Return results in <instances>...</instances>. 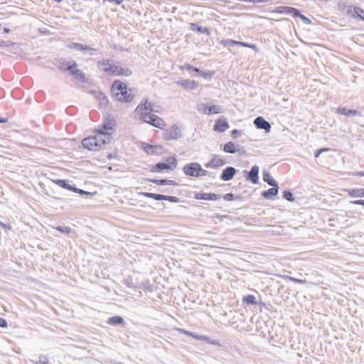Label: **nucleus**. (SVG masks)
I'll return each instance as SVG.
<instances>
[{"label":"nucleus","mask_w":364,"mask_h":364,"mask_svg":"<svg viewBox=\"0 0 364 364\" xmlns=\"http://www.w3.org/2000/svg\"><path fill=\"white\" fill-rule=\"evenodd\" d=\"M154 106V105L151 102H149L148 99H146L138 105L134 113L137 114L139 119L143 122L155 127L164 129L166 125L164 119L157 115L151 113V112H156Z\"/></svg>","instance_id":"nucleus-1"},{"label":"nucleus","mask_w":364,"mask_h":364,"mask_svg":"<svg viewBox=\"0 0 364 364\" xmlns=\"http://www.w3.org/2000/svg\"><path fill=\"white\" fill-rule=\"evenodd\" d=\"M111 90L112 95L118 101L130 102L134 97L132 90H128L126 83L120 80H115L112 84Z\"/></svg>","instance_id":"nucleus-2"},{"label":"nucleus","mask_w":364,"mask_h":364,"mask_svg":"<svg viewBox=\"0 0 364 364\" xmlns=\"http://www.w3.org/2000/svg\"><path fill=\"white\" fill-rule=\"evenodd\" d=\"M111 137L108 134L103 133H96L95 136H89L82 141L84 148L91 151H96L100 149L103 145L109 143Z\"/></svg>","instance_id":"nucleus-3"},{"label":"nucleus","mask_w":364,"mask_h":364,"mask_svg":"<svg viewBox=\"0 0 364 364\" xmlns=\"http://www.w3.org/2000/svg\"><path fill=\"white\" fill-rule=\"evenodd\" d=\"M177 165V161L176 157L170 156L166 159V161H161L157 163L156 165L151 167V171L161 173L165 170H173L176 168Z\"/></svg>","instance_id":"nucleus-4"},{"label":"nucleus","mask_w":364,"mask_h":364,"mask_svg":"<svg viewBox=\"0 0 364 364\" xmlns=\"http://www.w3.org/2000/svg\"><path fill=\"white\" fill-rule=\"evenodd\" d=\"M65 46H66V48H68L69 49H75L77 50H80L83 54H87L89 53V54L90 55H93L92 51L97 50L95 48L90 47V46L83 45V44H81L79 43H68Z\"/></svg>","instance_id":"nucleus-5"},{"label":"nucleus","mask_w":364,"mask_h":364,"mask_svg":"<svg viewBox=\"0 0 364 364\" xmlns=\"http://www.w3.org/2000/svg\"><path fill=\"white\" fill-rule=\"evenodd\" d=\"M200 164L196 162H192L185 165L183 167V173L188 176L198 177V168Z\"/></svg>","instance_id":"nucleus-6"},{"label":"nucleus","mask_w":364,"mask_h":364,"mask_svg":"<svg viewBox=\"0 0 364 364\" xmlns=\"http://www.w3.org/2000/svg\"><path fill=\"white\" fill-rule=\"evenodd\" d=\"M244 175L246 176V179L253 184H257L259 181V167L256 165L253 166L250 171H243Z\"/></svg>","instance_id":"nucleus-7"},{"label":"nucleus","mask_w":364,"mask_h":364,"mask_svg":"<svg viewBox=\"0 0 364 364\" xmlns=\"http://www.w3.org/2000/svg\"><path fill=\"white\" fill-rule=\"evenodd\" d=\"M181 136V132L176 124H173L169 129L166 130L164 139L166 140L177 139Z\"/></svg>","instance_id":"nucleus-8"},{"label":"nucleus","mask_w":364,"mask_h":364,"mask_svg":"<svg viewBox=\"0 0 364 364\" xmlns=\"http://www.w3.org/2000/svg\"><path fill=\"white\" fill-rule=\"evenodd\" d=\"M223 151L228 154H235L236 152L245 153L244 148L240 145H235L233 142L229 141L224 144Z\"/></svg>","instance_id":"nucleus-9"},{"label":"nucleus","mask_w":364,"mask_h":364,"mask_svg":"<svg viewBox=\"0 0 364 364\" xmlns=\"http://www.w3.org/2000/svg\"><path fill=\"white\" fill-rule=\"evenodd\" d=\"M229 128L228 121L223 117L218 119L213 126V130L218 132H224Z\"/></svg>","instance_id":"nucleus-10"},{"label":"nucleus","mask_w":364,"mask_h":364,"mask_svg":"<svg viewBox=\"0 0 364 364\" xmlns=\"http://www.w3.org/2000/svg\"><path fill=\"white\" fill-rule=\"evenodd\" d=\"M236 172V168L232 166H228L223 170L220 179L223 181H229L234 178Z\"/></svg>","instance_id":"nucleus-11"},{"label":"nucleus","mask_w":364,"mask_h":364,"mask_svg":"<svg viewBox=\"0 0 364 364\" xmlns=\"http://www.w3.org/2000/svg\"><path fill=\"white\" fill-rule=\"evenodd\" d=\"M254 124L256 126L257 129H263L265 131V132H270V124L262 117H257V118H255L254 120Z\"/></svg>","instance_id":"nucleus-12"},{"label":"nucleus","mask_w":364,"mask_h":364,"mask_svg":"<svg viewBox=\"0 0 364 364\" xmlns=\"http://www.w3.org/2000/svg\"><path fill=\"white\" fill-rule=\"evenodd\" d=\"M176 83L189 90H195L199 85V83L196 80L183 79L176 81Z\"/></svg>","instance_id":"nucleus-13"},{"label":"nucleus","mask_w":364,"mask_h":364,"mask_svg":"<svg viewBox=\"0 0 364 364\" xmlns=\"http://www.w3.org/2000/svg\"><path fill=\"white\" fill-rule=\"evenodd\" d=\"M109 74L112 75L129 76L132 74V71L129 69H124L120 66L112 64Z\"/></svg>","instance_id":"nucleus-14"},{"label":"nucleus","mask_w":364,"mask_h":364,"mask_svg":"<svg viewBox=\"0 0 364 364\" xmlns=\"http://www.w3.org/2000/svg\"><path fill=\"white\" fill-rule=\"evenodd\" d=\"M220 195L212 193H197L195 195V198L197 200H215L220 199Z\"/></svg>","instance_id":"nucleus-15"},{"label":"nucleus","mask_w":364,"mask_h":364,"mask_svg":"<svg viewBox=\"0 0 364 364\" xmlns=\"http://www.w3.org/2000/svg\"><path fill=\"white\" fill-rule=\"evenodd\" d=\"M279 193V186H272L267 191H264L261 193V196L266 200H274L275 196Z\"/></svg>","instance_id":"nucleus-16"},{"label":"nucleus","mask_w":364,"mask_h":364,"mask_svg":"<svg viewBox=\"0 0 364 364\" xmlns=\"http://www.w3.org/2000/svg\"><path fill=\"white\" fill-rule=\"evenodd\" d=\"M176 330L178 332H180L181 333L188 335V336H191L198 341H208V337L206 336L198 335V334L195 333L194 332L188 331H186L183 328H176Z\"/></svg>","instance_id":"nucleus-17"},{"label":"nucleus","mask_w":364,"mask_h":364,"mask_svg":"<svg viewBox=\"0 0 364 364\" xmlns=\"http://www.w3.org/2000/svg\"><path fill=\"white\" fill-rule=\"evenodd\" d=\"M277 11L281 14H291L293 16L299 14V10L295 8L283 6L277 7Z\"/></svg>","instance_id":"nucleus-18"},{"label":"nucleus","mask_w":364,"mask_h":364,"mask_svg":"<svg viewBox=\"0 0 364 364\" xmlns=\"http://www.w3.org/2000/svg\"><path fill=\"white\" fill-rule=\"evenodd\" d=\"M202 106L204 107L203 113L208 115L220 113L222 110V107L220 105H212L208 107L205 105H202Z\"/></svg>","instance_id":"nucleus-19"},{"label":"nucleus","mask_w":364,"mask_h":364,"mask_svg":"<svg viewBox=\"0 0 364 364\" xmlns=\"http://www.w3.org/2000/svg\"><path fill=\"white\" fill-rule=\"evenodd\" d=\"M336 113L339 114H343L346 116H357V115H361L357 110L355 109H349L346 107H338L336 109Z\"/></svg>","instance_id":"nucleus-20"},{"label":"nucleus","mask_w":364,"mask_h":364,"mask_svg":"<svg viewBox=\"0 0 364 364\" xmlns=\"http://www.w3.org/2000/svg\"><path fill=\"white\" fill-rule=\"evenodd\" d=\"M113 130V123L112 122L104 124L100 129L97 131V133H103L108 134L112 138V132Z\"/></svg>","instance_id":"nucleus-21"},{"label":"nucleus","mask_w":364,"mask_h":364,"mask_svg":"<svg viewBox=\"0 0 364 364\" xmlns=\"http://www.w3.org/2000/svg\"><path fill=\"white\" fill-rule=\"evenodd\" d=\"M77 64L76 63V62L75 60H70V62H68V67H63L62 65H58V68L60 70H62L63 72L69 71L72 75H73V72L78 70L77 68Z\"/></svg>","instance_id":"nucleus-22"},{"label":"nucleus","mask_w":364,"mask_h":364,"mask_svg":"<svg viewBox=\"0 0 364 364\" xmlns=\"http://www.w3.org/2000/svg\"><path fill=\"white\" fill-rule=\"evenodd\" d=\"M149 182H151L153 183L161 185V186H165V185H173L176 186L178 185L176 181L173 180H168V179H154V178H149L148 179Z\"/></svg>","instance_id":"nucleus-23"},{"label":"nucleus","mask_w":364,"mask_h":364,"mask_svg":"<svg viewBox=\"0 0 364 364\" xmlns=\"http://www.w3.org/2000/svg\"><path fill=\"white\" fill-rule=\"evenodd\" d=\"M112 64L113 63L110 60L99 61L98 63L99 67L101 68L104 72L108 73L109 74L110 73Z\"/></svg>","instance_id":"nucleus-24"},{"label":"nucleus","mask_w":364,"mask_h":364,"mask_svg":"<svg viewBox=\"0 0 364 364\" xmlns=\"http://www.w3.org/2000/svg\"><path fill=\"white\" fill-rule=\"evenodd\" d=\"M263 180L271 186H278V183L272 177L270 173L267 171L263 172Z\"/></svg>","instance_id":"nucleus-25"},{"label":"nucleus","mask_w":364,"mask_h":364,"mask_svg":"<svg viewBox=\"0 0 364 364\" xmlns=\"http://www.w3.org/2000/svg\"><path fill=\"white\" fill-rule=\"evenodd\" d=\"M108 323L111 325L121 324L122 326H124L125 321L122 316H114L109 318Z\"/></svg>","instance_id":"nucleus-26"},{"label":"nucleus","mask_w":364,"mask_h":364,"mask_svg":"<svg viewBox=\"0 0 364 364\" xmlns=\"http://www.w3.org/2000/svg\"><path fill=\"white\" fill-rule=\"evenodd\" d=\"M210 161L212 162L213 168L222 166L226 164V161L225 159L218 158L216 155H215Z\"/></svg>","instance_id":"nucleus-27"},{"label":"nucleus","mask_w":364,"mask_h":364,"mask_svg":"<svg viewBox=\"0 0 364 364\" xmlns=\"http://www.w3.org/2000/svg\"><path fill=\"white\" fill-rule=\"evenodd\" d=\"M161 148V147L159 146H154L147 144L144 146V150L149 154H156Z\"/></svg>","instance_id":"nucleus-28"},{"label":"nucleus","mask_w":364,"mask_h":364,"mask_svg":"<svg viewBox=\"0 0 364 364\" xmlns=\"http://www.w3.org/2000/svg\"><path fill=\"white\" fill-rule=\"evenodd\" d=\"M96 97L99 100L100 106H106L109 102L107 97L102 92H97Z\"/></svg>","instance_id":"nucleus-29"},{"label":"nucleus","mask_w":364,"mask_h":364,"mask_svg":"<svg viewBox=\"0 0 364 364\" xmlns=\"http://www.w3.org/2000/svg\"><path fill=\"white\" fill-rule=\"evenodd\" d=\"M349 196L352 197H363L364 188H353L348 191Z\"/></svg>","instance_id":"nucleus-30"},{"label":"nucleus","mask_w":364,"mask_h":364,"mask_svg":"<svg viewBox=\"0 0 364 364\" xmlns=\"http://www.w3.org/2000/svg\"><path fill=\"white\" fill-rule=\"evenodd\" d=\"M140 194L146 198H153L156 200H164V196L162 194H157V193H148V192L141 193Z\"/></svg>","instance_id":"nucleus-31"},{"label":"nucleus","mask_w":364,"mask_h":364,"mask_svg":"<svg viewBox=\"0 0 364 364\" xmlns=\"http://www.w3.org/2000/svg\"><path fill=\"white\" fill-rule=\"evenodd\" d=\"M55 183L58 185L60 187L63 188L65 189L72 191L74 188V186L68 184L65 180L63 179H57L55 181Z\"/></svg>","instance_id":"nucleus-32"},{"label":"nucleus","mask_w":364,"mask_h":364,"mask_svg":"<svg viewBox=\"0 0 364 364\" xmlns=\"http://www.w3.org/2000/svg\"><path fill=\"white\" fill-rule=\"evenodd\" d=\"M73 75L75 76V79L82 82H86L87 79L85 76V74L83 72L80 70H75L73 72Z\"/></svg>","instance_id":"nucleus-33"},{"label":"nucleus","mask_w":364,"mask_h":364,"mask_svg":"<svg viewBox=\"0 0 364 364\" xmlns=\"http://www.w3.org/2000/svg\"><path fill=\"white\" fill-rule=\"evenodd\" d=\"M191 26H192L193 31H196L200 33H206L207 35L210 34V31L208 28L198 26L197 24H193V23H192Z\"/></svg>","instance_id":"nucleus-34"},{"label":"nucleus","mask_w":364,"mask_h":364,"mask_svg":"<svg viewBox=\"0 0 364 364\" xmlns=\"http://www.w3.org/2000/svg\"><path fill=\"white\" fill-rule=\"evenodd\" d=\"M242 301L247 304H256V298L254 295L248 294L243 297Z\"/></svg>","instance_id":"nucleus-35"},{"label":"nucleus","mask_w":364,"mask_h":364,"mask_svg":"<svg viewBox=\"0 0 364 364\" xmlns=\"http://www.w3.org/2000/svg\"><path fill=\"white\" fill-rule=\"evenodd\" d=\"M283 196V198L284 199H286L287 200H288L289 202H293L295 200L294 196H293L292 193L290 191H289V190L284 191L283 192V196Z\"/></svg>","instance_id":"nucleus-36"},{"label":"nucleus","mask_w":364,"mask_h":364,"mask_svg":"<svg viewBox=\"0 0 364 364\" xmlns=\"http://www.w3.org/2000/svg\"><path fill=\"white\" fill-rule=\"evenodd\" d=\"M355 14L357 15V16L364 21V10L359 7H355L354 8Z\"/></svg>","instance_id":"nucleus-37"},{"label":"nucleus","mask_w":364,"mask_h":364,"mask_svg":"<svg viewBox=\"0 0 364 364\" xmlns=\"http://www.w3.org/2000/svg\"><path fill=\"white\" fill-rule=\"evenodd\" d=\"M182 69H186L188 72L194 71V72H196L197 73H198L200 72V69L199 68H198L196 67H194L193 65H191L189 64H185L182 67Z\"/></svg>","instance_id":"nucleus-38"},{"label":"nucleus","mask_w":364,"mask_h":364,"mask_svg":"<svg viewBox=\"0 0 364 364\" xmlns=\"http://www.w3.org/2000/svg\"><path fill=\"white\" fill-rule=\"evenodd\" d=\"M294 16L299 17L306 24H310L311 23V21L304 15L301 14L299 11L298 15H294Z\"/></svg>","instance_id":"nucleus-39"},{"label":"nucleus","mask_w":364,"mask_h":364,"mask_svg":"<svg viewBox=\"0 0 364 364\" xmlns=\"http://www.w3.org/2000/svg\"><path fill=\"white\" fill-rule=\"evenodd\" d=\"M55 229L64 234H69L71 232L70 228L68 226H58L55 228Z\"/></svg>","instance_id":"nucleus-40"},{"label":"nucleus","mask_w":364,"mask_h":364,"mask_svg":"<svg viewBox=\"0 0 364 364\" xmlns=\"http://www.w3.org/2000/svg\"><path fill=\"white\" fill-rule=\"evenodd\" d=\"M239 196H235L233 193H229L223 196V199L227 201H231L239 199Z\"/></svg>","instance_id":"nucleus-41"},{"label":"nucleus","mask_w":364,"mask_h":364,"mask_svg":"<svg viewBox=\"0 0 364 364\" xmlns=\"http://www.w3.org/2000/svg\"><path fill=\"white\" fill-rule=\"evenodd\" d=\"M163 196H164L163 200H168L171 203H178L180 200L179 198L176 196H166V195H163Z\"/></svg>","instance_id":"nucleus-42"},{"label":"nucleus","mask_w":364,"mask_h":364,"mask_svg":"<svg viewBox=\"0 0 364 364\" xmlns=\"http://www.w3.org/2000/svg\"><path fill=\"white\" fill-rule=\"evenodd\" d=\"M36 363V364H50L48 358L44 355H41Z\"/></svg>","instance_id":"nucleus-43"},{"label":"nucleus","mask_w":364,"mask_h":364,"mask_svg":"<svg viewBox=\"0 0 364 364\" xmlns=\"http://www.w3.org/2000/svg\"><path fill=\"white\" fill-rule=\"evenodd\" d=\"M221 43L224 46H234L237 45L236 44L237 43V41H234V40H231V39H228V40H225V41H222Z\"/></svg>","instance_id":"nucleus-44"},{"label":"nucleus","mask_w":364,"mask_h":364,"mask_svg":"<svg viewBox=\"0 0 364 364\" xmlns=\"http://www.w3.org/2000/svg\"><path fill=\"white\" fill-rule=\"evenodd\" d=\"M73 191L75 192V193H79L80 195H87V196H88V195H91L92 194L90 192L84 191L82 189L77 188L75 186H74V188L73 189Z\"/></svg>","instance_id":"nucleus-45"},{"label":"nucleus","mask_w":364,"mask_h":364,"mask_svg":"<svg viewBox=\"0 0 364 364\" xmlns=\"http://www.w3.org/2000/svg\"><path fill=\"white\" fill-rule=\"evenodd\" d=\"M200 75H201L205 79H210L212 77L211 73L209 71H201L200 70V72L198 73Z\"/></svg>","instance_id":"nucleus-46"},{"label":"nucleus","mask_w":364,"mask_h":364,"mask_svg":"<svg viewBox=\"0 0 364 364\" xmlns=\"http://www.w3.org/2000/svg\"><path fill=\"white\" fill-rule=\"evenodd\" d=\"M242 135V131L237 129H233L231 132V136L233 139H236Z\"/></svg>","instance_id":"nucleus-47"},{"label":"nucleus","mask_w":364,"mask_h":364,"mask_svg":"<svg viewBox=\"0 0 364 364\" xmlns=\"http://www.w3.org/2000/svg\"><path fill=\"white\" fill-rule=\"evenodd\" d=\"M288 279H289V280L292 281V282H294L295 283H297V284H304V283H306V280L300 279H296V278H294V277H288Z\"/></svg>","instance_id":"nucleus-48"},{"label":"nucleus","mask_w":364,"mask_h":364,"mask_svg":"<svg viewBox=\"0 0 364 364\" xmlns=\"http://www.w3.org/2000/svg\"><path fill=\"white\" fill-rule=\"evenodd\" d=\"M241 46L250 48L253 49L254 50H257V46L255 44H250L248 43L242 42V44H241Z\"/></svg>","instance_id":"nucleus-49"},{"label":"nucleus","mask_w":364,"mask_h":364,"mask_svg":"<svg viewBox=\"0 0 364 364\" xmlns=\"http://www.w3.org/2000/svg\"><path fill=\"white\" fill-rule=\"evenodd\" d=\"M208 171L205 169H203L201 166L198 168V177L200 176H208Z\"/></svg>","instance_id":"nucleus-50"},{"label":"nucleus","mask_w":364,"mask_h":364,"mask_svg":"<svg viewBox=\"0 0 364 364\" xmlns=\"http://www.w3.org/2000/svg\"><path fill=\"white\" fill-rule=\"evenodd\" d=\"M205 341L208 342L213 346H221L220 343L218 340H211L209 337H208V340Z\"/></svg>","instance_id":"nucleus-51"},{"label":"nucleus","mask_w":364,"mask_h":364,"mask_svg":"<svg viewBox=\"0 0 364 364\" xmlns=\"http://www.w3.org/2000/svg\"><path fill=\"white\" fill-rule=\"evenodd\" d=\"M328 149H327V148H322V149H320L317 150V151L315 152L314 156H315V157H316V158H318L322 152H323V151H328Z\"/></svg>","instance_id":"nucleus-52"},{"label":"nucleus","mask_w":364,"mask_h":364,"mask_svg":"<svg viewBox=\"0 0 364 364\" xmlns=\"http://www.w3.org/2000/svg\"><path fill=\"white\" fill-rule=\"evenodd\" d=\"M7 321L6 319L0 317V327L6 328L7 327Z\"/></svg>","instance_id":"nucleus-53"},{"label":"nucleus","mask_w":364,"mask_h":364,"mask_svg":"<svg viewBox=\"0 0 364 364\" xmlns=\"http://www.w3.org/2000/svg\"><path fill=\"white\" fill-rule=\"evenodd\" d=\"M58 62L59 65H62L63 67H65V65L68 66V63L64 59L61 58V59L58 60Z\"/></svg>","instance_id":"nucleus-54"},{"label":"nucleus","mask_w":364,"mask_h":364,"mask_svg":"<svg viewBox=\"0 0 364 364\" xmlns=\"http://www.w3.org/2000/svg\"><path fill=\"white\" fill-rule=\"evenodd\" d=\"M354 204L362 205L364 206V200H358L353 202Z\"/></svg>","instance_id":"nucleus-55"},{"label":"nucleus","mask_w":364,"mask_h":364,"mask_svg":"<svg viewBox=\"0 0 364 364\" xmlns=\"http://www.w3.org/2000/svg\"><path fill=\"white\" fill-rule=\"evenodd\" d=\"M204 166L208 168H213L211 161H210L208 163L205 164Z\"/></svg>","instance_id":"nucleus-56"},{"label":"nucleus","mask_w":364,"mask_h":364,"mask_svg":"<svg viewBox=\"0 0 364 364\" xmlns=\"http://www.w3.org/2000/svg\"><path fill=\"white\" fill-rule=\"evenodd\" d=\"M109 1L111 2H114L117 5H120L123 2V0H109Z\"/></svg>","instance_id":"nucleus-57"},{"label":"nucleus","mask_w":364,"mask_h":364,"mask_svg":"<svg viewBox=\"0 0 364 364\" xmlns=\"http://www.w3.org/2000/svg\"><path fill=\"white\" fill-rule=\"evenodd\" d=\"M7 121L8 120L6 118H0V123H6Z\"/></svg>","instance_id":"nucleus-58"},{"label":"nucleus","mask_w":364,"mask_h":364,"mask_svg":"<svg viewBox=\"0 0 364 364\" xmlns=\"http://www.w3.org/2000/svg\"><path fill=\"white\" fill-rule=\"evenodd\" d=\"M355 175L359 176H364V172L359 171V172L356 173Z\"/></svg>","instance_id":"nucleus-59"},{"label":"nucleus","mask_w":364,"mask_h":364,"mask_svg":"<svg viewBox=\"0 0 364 364\" xmlns=\"http://www.w3.org/2000/svg\"><path fill=\"white\" fill-rule=\"evenodd\" d=\"M237 45L236 46H241V44H242V41H237Z\"/></svg>","instance_id":"nucleus-60"},{"label":"nucleus","mask_w":364,"mask_h":364,"mask_svg":"<svg viewBox=\"0 0 364 364\" xmlns=\"http://www.w3.org/2000/svg\"><path fill=\"white\" fill-rule=\"evenodd\" d=\"M0 225L2 226L3 228H6V225L5 224H4L3 223L0 222Z\"/></svg>","instance_id":"nucleus-61"},{"label":"nucleus","mask_w":364,"mask_h":364,"mask_svg":"<svg viewBox=\"0 0 364 364\" xmlns=\"http://www.w3.org/2000/svg\"><path fill=\"white\" fill-rule=\"evenodd\" d=\"M4 31H5V32L8 33L9 31V28H5Z\"/></svg>","instance_id":"nucleus-62"}]
</instances>
